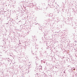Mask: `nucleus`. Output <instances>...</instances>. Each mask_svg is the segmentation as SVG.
Here are the masks:
<instances>
[{"label": "nucleus", "instance_id": "f257e3e1", "mask_svg": "<svg viewBox=\"0 0 77 77\" xmlns=\"http://www.w3.org/2000/svg\"><path fill=\"white\" fill-rule=\"evenodd\" d=\"M75 69H73V70H75Z\"/></svg>", "mask_w": 77, "mask_h": 77}]
</instances>
